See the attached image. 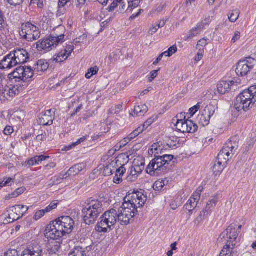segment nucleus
<instances>
[{
  "label": "nucleus",
  "mask_w": 256,
  "mask_h": 256,
  "mask_svg": "<svg viewBox=\"0 0 256 256\" xmlns=\"http://www.w3.org/2000/svg\"><path fill=\"white\" fill-rule=\"evenodd\" d=\"M98 72V68L96 66L88 70V72L86 74V78L90 79L94 75L96 74Z\"/></svg>",
  "instance_id": "obj_40"
},
{
  "label": "nucleus",
  "mask_w": 256,
  "mask_h": 256,
  "mask_svg": "<svg viewBox=\"0 0 256 256\" xmlns=\"http://www.w3.org/2000/svg\"><path fill=\"white\" fill-rule=\"evenodd\" d=\"M6 26V22L2 12L0 10V30H4Z\"/></svg>",
  "instance_id": "obj_51"
},
{
  "label": "nucleus",
  "mask_w": 256,
  "mask_h": 256,
  "mask_svg": "<svg viewBox=\"0 0 256 256\" xmlns=\"http://www.w3.org/2000/svg\"><path fill=\"white\" fill-rule=\"evenodd\" d=\"M256 64V60L250 57L240 60L237 64L236 73L238 76H245L254 68Z\"/></svg>",
  "instance_id": "obj_13"
},
{
  "label": "nucleus",
  "mask_w": 256,
  "mask_h": 256,
  "mask_svg": "<svg viewBox=\"0 0 256 256\" xmlns=\"http://www.w3.org/2000/svg\"><path fill=\"white\" fill-rule=\"evenodd\" d=\"M216 108L214 106L212 105L207 106L203 112L210 119L212 116L214 115L215 112Z\"/></svg>",
  "instance_id": "obj_35"
},
{
  "label": "nucleus",
  "mask_w": 256,
  "mask_h": 256,
  "mask_svg": "<svg viewBox=\"0 0 256 256\" xmlns=\"http://www.w3.org/2000/svg\"><path fill=\"white\" fill-rule=\"evenodd\" d=\"M237 148L236 142H232V140L227 142L218 154L217 160L222 162L223 164H226L230 158H232L231 155L234 154Z\"/></svg>",
  "instance_id": "obj_12"
},
{
  "label": "nucleus",
  "mask_w": 256,
  "mask_h": 256,
  "mask_svg": "<svg viewBox=\"0 0 256 256\" xmlns=\"http://www.w3.org/2000/svg\"><path fill=\"white\" fill-rule=\"evenodd\" d=\"M20 35L23 39L32 42L40 38V33L38 28L30 22L22 24Z\"/></svg>",
  "instance_id": "obj_9"
},
{
  "label": "nucleus",
  "mask_w": 256,
  "mask_h": 256,
  "mask_svg": "<svg viewBox=\"0 0 256 256\" xmlns=\"http://www.w3.org/2000/svg\"><path fill=\"white\" fill-rule=\"evenodd\" d=\"M52 110H46L44 114H42L39 116V123L42 126H50L52 124L53 117Z\"/></svg>",
  "instance_id": "obj_22"
},
{
  "label": "nucleus",
  "mask_w": 256,
  "mask_h": 256,
  "mask_svg": "<svg viewBox=\"0 0 256 256\" xmlns=\"http://www.w3.org/2000/svg\"><path fill=\"white\" fill-rule=\"evenodd\" d=\"M26 190L24 187H22L16 189L12 194L10 198H16L23 194Z\"/></svg>",
  "instance_id": "obj_43"
},
{
  "label": "nucleus",
  "mask_w": 256,
  "mask_h": 256,
  "mask_svg": "<svg viewBox=\"0 0 256 256\" xmlns=\"http://www.w3.org/2000/svg\"><path fill=\"white\" fill-rule=\"evenodd\" d=\"M240 34L239 32L236 31L234 32V36L232 40V41L234 43L236 41L240 39Z\"/></svg>",
  "instance_id": "obj_59"
},
{
  "label": "nucleus",
  "mask_w": 256,
  "mask_h": 256,
  "mask_svg": "<svg viewBox=\"0 0 256 256\" xmlns=\"http://www.w3.org/2000/svg\"><path fill=\"white\" fill-rule=\"evenodd\" d=\"M187 120H178L176 124H175L176 129L182 133H186L188 132L187 128Z\"/></svg>",
  "instance_id": "obj_32"
},
{
  "label": "nucleus",
  "mask_w": 256,
  "mask_h": 256,
  "mask_svg": "<svg viewBox=\"0 0 256 256\" xmlns=\"http://www.w3.org/2000/svg\"><path fill=\"white\" fill-rule=\"evenodd\" d=\"M16 66V64L11 52L5 56L0 62V69L2 70L10 68Z\"/></svg>",
  "instance_id": "obj_20"
},
{
  "label": "nucleus",
  "mask_w": 256,
  "mask_h": 256,
  "mask_svg": "<svg viewBox=\"0 0 256 256\" xmlns=\"http://www.w3.org/2000/svg\"><path fill=\"white\" fill-rule=\"evenodd\" d=\"M165 186V180H159L156 181L153 186V188L155 190L160 191Z\"/></svg>",
  "instance_id": "obj_39"
},
{
  "label": "nucleus",
  "mask_w": 256,
  "mask_h": 256,
  "mask_svg": "<svg viewBox=\"0 0 256 256\" xmlns=\"http://www.w3.org/2000/svg\"><path fill=\"white\" fill-rule=\"evenodd\" d=\"M202 190L203 188L200 186L184 205V208L190 212L194 210L196 208L198 203L200 200V196Z\"/></svg>",
  "instance_id": "obj_15"
},
{
  "label": "nucleus",
  "mask_w": 256,
  "mask_h": 256,
  "mask_svg": "<svg viewBox=\"0 0 256 256\" xmlns=\"http://www.w3.org/2000/svg\"><path fill=\"white\" fill-rule=\"evenodd\" d=\"M202 24H198L196 28L190 30L188 35L184 37V40H188L198 35L202 30Z\"/></svg>",
  "instance_id": "obj_28"
},
{
  "label": "nucleus",
  "mask_w": 256,
  "mask_h": 256,
  "mask_svg": "<svg viewBox=\"0 0 256 256\" xmlns=\"http://www.w3.org/2000/svg\"><path fill=\"white\" fill-rule=\"evenodd\" d=\"M178 48L176 45H173L170 46L167 51L164 52V56H170L173 54L176 53L177 52Z\"/></svg>",
  "instance_id": "obj_42"
},
{
  "label": "nucleus",
  "mask_w": 256,
  "mask_h": 256,
  "mask_svg": "<svg viewBox=\"0 0 256 256\" xmlns=\"http://www.w3.org/2000/svg\"><path fill=\"white\" fill-rule=\"evenodd\" d=\"M226 164H223L222 162L216 160L212 167L214 174L216 176L219 175L223 170Z\"/></svg>",
  "instance_id": "obj_33"
},
{
  "label": "nucleus",
  "mask_w": 256,
  "mask_h": 256,
  "mask_svg": "<svg viewBox=\"0 0 256 256\" xmlns=\"http://www.w3.org/2000/svg\"><path fill=\"white\" fill-rule=\"evenodd\" d=\"M49 64L44 60H38L34 64V69L30 66H20L10 74V78H18L23 82H26L32 78L34 72H44L48 68Z\"/></svg>",
  "instance_id": "obj_2"
},
{
  "label": "nucleus",
  "mask_w": 256,
  "mask_h": 256,
  "mask_svg": "<svg viewBox=\"0 0 256 256\" xmlns=\"http://www.w3.org/2000/svg\"><path fill=\"white\" fill-rule=\"evenodd\" d=\"M140 0H114L110 6L107 10L108 12H112L119 6L118 12L124 13V12H130L135 8L138 6Z\"/></svg>",
  "instance_id": "obj_8"
},
{
  "label": "nucleus",
  "mask_w": 256,
  "mask_h": 256,
  "mask_svg": "<svg viewBox=\"0 0 256 256\" xmlns=\"http://www.w3.org/2000/svg\"><path fill=\"white\" fill-rule=\"evenodd\" d=\"M4 256H20V254L17 250L10 249L4 253Z\"/></svg>",
  "instance_id": "obj_46"
},
{
  "label": "nucleus",
  "mask_w": 256,
  "mask_h": 256,
  "mask_svg": "<svg viewBox=\"0 0 256 256\" xmlns=\"http://www.w3.org/2000/svg\"><path fill=\"white\" fill-rule=\"evenodd\" d=\"M144 168V163L140 162V164H136L134 162V164L131 168L130 174L126 178L127 180L130 182L135 181L138 176L142 172Z\"/></svg>",
  "instance_id": "obj_18"
},
{
  "label": "nucleus",
  "mask_w": 256,
  "mask_h": 256,
  "mask_svg": "<svg viewBox=\"0 0 256 256\" xmlns=\"http://www.w3.org/2000/svg\"><path fill=\"white\" fill-rule=\"evenodd\" d=\"M86 140V136H83L80 138L78 139L76 142L73 143L72 145H70L68 146H66L65 147L64 150H68L71 149L72 147L75 146H76L80 144L81 142H84Z\"/></svg>",
  "instance_id": "obj_44"
},
{
  "label": "nucleus",
  "mask_w": 256,
  "mask_h": 256,
  "mask_svg": "<svg viewBox=\"0 0 256 256\" xmlns=\"http://www.w3.org/2000/svg\"><path fill=\"white\" fill-rule=\"evenodd\" d=\"M56 166V164L54 162H50L44 166V168L46 170H50L51 168H54Z\"/></svg>",
  "instance_id": "obj_62"
},
{
  "label": "nucleus",
  "mask_w": 256,
  "mask_h": 256,
  "mask_svg": "<svg viewBox=\"0 0 256 256\" xmlns=\"http://www.w3.org/2000/svg\"><path fill=\"white\" fill-rule=\"evenodd\" d=\"M144 130H146L145 127L144 126V125L138 127L134 131L136 134L139 135L141 134Z\"/></svg>",
  "instance_id": "obj_61"
},
{
  "label": "nucleus",
  "mask_w": 256,
  "mask_h": 256,
  "mask_svg": "<svg viewBox=\"0 0 256 256\" xmlns=\"http://www.w3.org/2000/svg\"><path fill=\"white\" fill-rule=\"evenodd\" d=\"M74 225V221L70 216H60L48 225L45 231V236L50 240H59L65 234L70 233Z\"/></svg>",
  "instance_id": "obj_1"
},
{
  "label": "nucleus",
  "mask_w": 256,
  "mask_h": 256,
  "mask_svg": "<svg viewBox=\"0 0 256 256\" xmlns=\"http://www.w3.org/2000/svg\"><path fill=\"white\" fill-rule=\"evenodd\" d=\"M204 49L202 48V50L200 49L199 52H198L197 55L195 57V60L198 62L200 61L202 58Z\"/></svg>",
  "instance_id": "obj_58"
},
{
  "label": "nucleus",
  "mask_w": 256,
  "mask_h": 256,
  "mask_svg": "<svg viewBox=\"0 0 256 256\" xmlns=\"http://www.w3.org/2000/svg\"><path fill=\"white\" fill-rule=\"evenodd\" d=\"M256 103V86L245 90L236 98L234 107L238 111L248 110Z\"/></svg>",
  "instance_id": "obj_3"
},
{
  "label": "nucleus",
  "mask_w": 256,
  "mask_h": 256,
  "mask_svg": "<svg viewBox=\"0 0 256 256\" xmlns=\"http://www.w3.org/2000/svg\"><path fill=\"white\" fill-rule=\"evenodd\" d=\"M132 219V218L127 216V214H125L124 212H122L119 210H118V222H119L120 224L124 226L128 225L130 222V220Z\"/></svg>",
  "instance_id": "obj_29"
},
{
  "label": "nucleus",
  "mask_w": 256,
  "mask_h": 256,
  "mask_svg": "<svg viewBox=\"0 0 256 256\" xmlns=\"http://www.w3.org/2000/svg\"><path fill=\"white\" fill-rule=\"evenodd\" d=\"M103 212L102 204L98 200H90L82 211V216L86 224H93Z\"/></svg>",
  "instance_id": "obj_5"
},
{
  "label": "nucleus",
  "mask_w": 256,
  "mask_h": 256,
  "mask_svg": "<svg viewBox=\"0 0 256 256\" xmlns=\"http://www.w3.org/2000/svg\"><path fill=\"white\" fill-rule=\"evenodd\" d=\"M154 118H148L144 124V126L146 129L150 126L154 122Z\"/></svg>",
  "instance_id": "obj_57"
},
{
  "label": "nucleus",
  "mask_w": 256,
  "mask_h": 256,
  "mask_svg": "<svg viewBox=\"0 0 256 256\" xmlns=\"http://www.w3.org/2000/svg\"><path fill=\"white\" fill-rule=\"evenodd\" d=\"M2 88L0 90V100H8L10 98H13L16 94H18L20 91L22 90L24 88L18 85L10 86H7L5 83Z\"/></svg>",
  "instance_id": "obj_14"
},
{
  "label": "nucleus",
  "mask_w": 256,
  "mask_h": 256,
  "mask_svg": "<svg viewBox=\"0 0 256 256\" xmlns=\"http://www.w3.org/2000/svg\"><path fill=\"white\" fill-rule=\"evenodd\" d=\"M58 202L57 201H54L52 202L44 210V211L47 212H49L52 210L55 209L58 206Z\"/></svg>",
  "instance_id": "obj_45"
},
{
  "label": "nucleus",
  "mask_w": 256,
  "mask_h": 256,
  "mask_svg": "<svg viewBox=\"0 0 256 256\" xmlns=\"http://www.w3.org/2000/svg\"><path fill=\"white\" fill-rule=\"evenodd\" d=\"M149 153L152 154H154V157L164 154L162 146L160 145L159 142L154 143L152 146L151 148L149 150Z\"/></svg>",
  "instance_id": "obj_27"
},
{
  "label": "nucleus",
  "mask_w": 256,
  "mask_h": 256,
  "mask_svg": "<svg viewBox=\"0 0 256 256\" xmlns=\"http://www.w3.org/2000/svg\"><path fill=\"white\" fill-rule=\"evenodd\" d=\"M54 60L56 62H61L64 61V58H60L59 55L56 54L54 56Z\"/></svg>",
  "instance_id": "obj_64"
},
{
  "label": "nucleus",
  "mask_w": 256,
  "mask_h": 256,
  "mask_svg": "<svg viewBox=\"0 0 256 256\" xmlns=\"http://www.w3.org/2000/svg\"><path fill=\"white\" fill-rule=\"evenodd\" d=\"M13 132L14 129L10 126H6L4 130V134L6 136L11 134Z\"/></svg>",
  "instance_id": "obj_55"
},
{
  "label": "nucleus",
  "mask_w": 256,
  "mask_h": 256,
  "mask_svg": "<svg viewBox=\"0 0 256 256\" xmlns=\"http://www.w3.org/2000/svg\"><path fill=\"white\" fill-rule=\"evenodd\" d=\"M128 162V156L126 154H120L116 158L115 163L118 167H120L116 170V174L113 179L114 183L119 184L122 182V177L126 172L124 166Z\"/></svg>",
  "instance_id": "obj_10"
},
{
  "label": "nucleus",
  "mask_w": 256,
  "mask_h": 256,
  "mask_svg": "<svg viewBox=\"0 0 256 256\" xmlns=\"http://www.w3.org/2000/svg\"><path fill=\"white\" fill-rule=\"evenodd\" d=\"M65 30L63 26H59L54 30V34H50L48 38L39 40L36 42L38 50L50 51L55 48L59 44L64 42Z\"/></svg>",
  "instance_id": "obj_4"
},
{
  "label": "nucleus",
  "mask_w": 256,
  "mask_h": 256,
  "mask_svg": "<svg viewBox=\"0 0 256 256\" xmlns=\"http://www.w3.org/2000/svg\"><path fill=\"white\" fill-rule=\"evenodd\" d=\"M87 38V36L85 34H83L82 36H80L78 38H76L74 40V42H72V44H74L75 46H76L77 44L82 42L84 40H86Z\"/></svg>",
  "instance_id": "obj_49"
},
{
  "label": "nucleus",
  "mask_w": 256,
  "mask_h": 256,
  "mask_svg": "<svg viewBox=\"0 0 256 256\" xmlns=\"http://www.w3.org/2000/svg\"><path fill=\"white\" fill-rule=\"evenodd\" d=\"M10 52L16 65L24 64L29 58L28 52L23 48L16 49Z\"/></svg>",
  "instance_id": "obj_17"
},
{
  "label": "nucleus",
  "mask_w": 256,
  "mask_h": 256,
  "mask_svg": "<svg viewBox=\"0 0 256 256\" xmlns=\"http://www.w3.org/2000/svg\"><path fill=\"white\" fill-rule=\"evenodd\" d=\"M210 118L206 115L204 114V112L198 116L196 120L202 126H208L210 122Z\"/></svg>",
  "instance_id": "obj_34"
},
{
  "label": "nucleus",
  "mask_w": 256,
  "mask_h": 256,
  "mask_svg": "<svg viewBox=\"0 0 256 256\" xmlns=\"http://www.w3.org/2000/svg\"><path fill=\"white\" fill-rule=\"evenodd\" d=\"M69 256H86L82 248L76 247L69 254Z\"/></svg>",
  "instance_id": "obj_36"
},
{
  "label": "nucleus",
  "mask_w": 256,
  "mask_h": 256,
  "mask_svg": "<svg viewBox=\"0 0 256 256\" xmlns=\"http://www.w3.org/2000/svg\"><path fill=\"white\" fill-rule=\"evenodd\" d=\"M159 68L158 70H152L150 72L148 77V80L150 82H152L158 76V72L160 70Z\"/></svg>",
  "instance_id": "obj_47"
},
{
  "label": "nucleus",
  "mask_w": 256,
  "mask_h": 256,
  "mask_svg": "<svg viewBox=\"0 0 256 256\" xmlns=\"http://www.w3.org/2000/svg\"><path fill=\"white\" fill-rule=\"evenodd\" d=\"M173 158L174 156L172 154L156 156L146 168V172L151 176H154L156 174L164 172Z\"/></svg>",
  "instance_id": "obj_6"
},
{
  "label": "nucleus",
  "mask_w": 256,
  "mask_h": 256,
  "mask_svg": "<svg viewBox=\"0 0 256 256\" xmlns=\"http://www.w3.org/2000/svg\"><path fill=\"white\" fill-rule=\"evenodd\" d=\"M116 159L112 160L108 165L104 166V172L106 174L110 175L112 174V168H114V165L116 164L115 163Z\"/></svg>",
  "instance_id": "obj_41"
},
{
  "label": "nucleus",
  "mask_w": 256,
  "mask_h": 256,
  "mask_svg": "<svg viewBox=\"0 0 256 256\" xmlns=\"http://www.w3.org/2000/svg\"><path fill=\"white\" fill-rule=\"evenodd\" d=\"M148 110V108L146 104L136 106L134 110V115L137 116H143Z\"/></svg>",
  "instance_id": "obj_31"
},
{
  "label": "nucleus",
  "mask_w": 256,
  "mask_h": 256,
  "mask_svg": "<svg viewBox=\"0 0 256 256\" xmlns=\"http://www.w3.org/2000/svg\"><path fill=\"white\" fill-rule=\"evenodd\" d=\"M100 221L96 226V230L99 232H109L118 221V212L112 208L106 212L100 218Z\"/></svg>",
  "instance_id": "obj_7"
},
{
  "label": "nucleus",
  "mask_w": 256,
  "mask_h": 256,
  "mask_svg": "<svg viewBox=\"0 0 256 256\" xmlns=\"http://www.w3.org/2000/svg\"><path fill=\"white\" fill-rule=\"evenodd\" d=\"M146 200L147 197L143 192L136 191L126 195L124 201L130 205L131 208H134L137 210L143 206Z\"/></svg>",
  "instance_id": "obj_11"
},
{
  "label": "nucleus",
  "mask_w": 256,
  "mask_h": 256,
  "mask_svg": "<svg viewBox=\"0 0 256 256\" xmlns=\"http://www.w3.org/2000/svg\"><path fill=\"white\" fill-rule=\"evenodd\" d=\"M200 104H201V103L198 102L196 106L191 108L190 109V110H189L190 113L192 116L194 115V114H195V113L200 108Z\"/></svg>",
  "instance_id": "obj_50"
},
{
  "label": "nucleus",
  "mask_w": 256,
  "mask_h": 256,
  "mask_svg": "<svg viewBox=\"0 0 256 256\" xmlns=\"http://www.w3.org/2000/svg\"><path fill=\"white\" fill-rule=\"evenodd\" d=\"M212 22V18L208 16L206 18L201 22L198 23V24H202V30L204 28L205 26L206 25H209Z\"/></svg>",
  "instance_id": "obj_52"
},
{
  "label": "nucleus",
  "mask_w": 256,
  "mask_h": 256,
  "mask_svg": "<svg viewBox=\"0 0 256 256\" xmlns=\"http://www.w3.org/2000/svg\"><path fill=\"white\" fill-rule=\"evenodd\" d=\"M46 213V212L44 211V210H38L35 214L34 218L36 220H38L42 217Z\"/></svg>",
  "instance_id": "obj_48"
},
{
  "label": "nucleus",
  "mask_w": 256,
  "mask_h": 256,
  "mask_svg": "<svg viewBox=\"0 0 256 256\" xmlns=\"http://www.w3.org/2000/svg\"><path fill=\"white\" fill-rule=\"evenodd\" d=\"M188 132V133H194L198 130V126L196 124H194L192 120H187Z\"/></svg>",
  "instance_id": "obj_38"
},
{
  "label": "nucleus",
  "mask_w": 256,
  "mask_h": 256,
  "mask_svg": "<svg viewBox=\"0 0 256 256\" xmlns=\"http://www.w3.org/2000/svg\"><path fill=\"white\" fill-rule=\"evenodd\" d=\"M125 214H127L129 217L132 218L138 213V210L134 208H131L130 205L124 201L122 206L118 209Z\"/></svg>",
  "instance_id": "obj_24"
},
{
  "label": "nucleus",
  "mask_w": 256,
  "mask_h": 256,
  "mask_svg": "<svg viewBox=\"0 0 256 256\" xmlns=\"http://www.w3.org/2000/svg\"><path fill=\"white\" fill-rule=\"evenodd\" d=\"M20 206V213H22V216H23V215L26 213V212L28 210V207L26 206H24V205H16V206Z\"/></svg>",
  "instance_id": "obj_56"
},
{
  "label": "nucleus",
  "mask_w": 256,
  "mask_h": 256,
  "mask_svg": "<svg viewBox=\"0 0 256 256\" xmlns=\"http://www.w3.org/2000/svg\"><path fill=\"white\" fill-rule=\"evenodd\" d=\"M8 3L11 6H20L24 2V0H6Z\"/></svg>",
  "instance_id": "obj_54"
},
{
  "label": "nucleus",
  "mask_w": 256,
  "mask_h": 256,
  "mask_svg": "<svg viewBox=\"0 0 256 256\" xmlns=\"http://www.w3.org/2000/svg\"><path fill=\"white\" fill-rule=\"evenodd\" d=\"M74 50V44H70V45H67L65 50L64 51L66 54V55L69 56L71 54L72 52Z\"/></svg>",
  "instance_id": "obj_53"
},
{
  "label": "nucleus",
  "mask_w": 256,
  "mask_h": 256,
  "mask_svg": "<svg viewBox=\"0 0 256 256\" xmlns=\"http://www.w3.org/2000/svg\"><path fill=\"white\" fill-rule=\"evenodd\" d=\"M240 14V12L239 10L236 9L232 10L230 15H228L229 20L232 22H234L238 19Z\"/></svg>",
  "instance_id": "obj_37"
},
{
  "label": "nucleus",
  "mask_w": 256,
  "mask_h": 256,
  "mask_svg": "<svg viewBox=\"0 0 256 256\" xmlns=\"http://www.w3.org/2000/svg\"><path fill=\"white\" fill-rule=\"evenodd\" d=\"M207 44L206 40L205 39H202L198 42L197 46H204Z\"/></svg>",
  "instance_id": "obj_63"
},
{
  "label": "nucleus",
  "mask_w": 256,
  "mask_h": 256,
  "mask_svg": "<svg viewBox=\"0 0 256 256\" xmlns=\"http://www.w3.org/2000/svg\"><path fill=\"white\" fill-rule=\"evenodd\" d=\"M20 206H12L10 210V212L8 214V216L6 219L8 223H11L19 220L22 216V213L20 212Z\"/></svg>",
  "instance_id": "obj_21"
},
{
  "label": "nucleus",
  "mask_w": 256,
  "mask_h": 256,
  "mask_svg": "<svg viewBox=\"0 0 256 256\" xmlns=\"http://www.w3.org/2000/svg\"><path fill=\"white\" fill-rule=\"evenodd\" d=\"M234 248L231 244L227 242L221 250L219 256H234V252L233 250Z\"/></svg>",
  "instance_id": "obj_30"
},
{
  "label": "nucleus",
  "mask_w": 256,
  "mask_h": 256,
  "mask_svg": "<svg viewBox=\"0 0 256 256\" xmlns=\"http://www.w3.org/2000/svg\"><path fill=\"white\" fill-rule=\"evenodd\" d=\"M236 227L237 226L236 224H232L224 232V234L226 233V238H228L227 242L231 244L233 247H234L236 244V240L240 232L236 230Z\"/></svg>",
  "instance_id": "obj_16"
},
{
  "label": "nucleus",
  "mask_w": 256,
  "mask_h": 256,
  "mask_svg": "<svg viewBox=\"0 0 256 256\" xmlns=\"http://www.w3.org/2000/svg\"><path fill=\"white\" fill-rule=\"evenodd\" d=\"M218 199V198L217 196L212 197L207 203L206 208L202 210L204 215H208L211 212L212 209L216 206Z\"/></svg>",
  "instance_id": "obj_25"
},
{
  "label": "nucleus",
  "mask_w": 256,
  "mask_h": 256,
  "mask_svg": "<svg viewBox=\"0 0 256 256\" xmlns=\"http://www.w3.org/2000/svg\"><path fill=\"white\" fill-rule=\"evenodd\" d=\"M42 252L40 246H29L23 251L21 256H41Z\"/></svg>",
  "instance_id": "obj_19"
},
{
  "label": "nucleus",
  "mask_w": 256,
  "mask_h": 256,
  "mask_svg": "<svg viewBox=\"0 0 256 256\" xmlns=\"http://www.w3.org/2000/svg\"><path fill=\"white\" fill-rule=\"evenodd\" d=\"M234 82L232 80L220 82L217 86V90L219 94H224L228 92Z\"/></svg>",
  "instance_id": "obj_23"
},
{
  "label": "nucleus",
  "mask_w": 256,
  "mask_h": 256,
  "mask_svg": "<svg viewBox=\"0 0 256 256\" xmlns=\"http://www.w3.org/2000/svg\"><path fill=\"white\" fill-rule=\"evenodd\" d=\"M85 166L84 164H76L70 168L68 172L66 173V175H68V176H74L82 172Z\"/></svg>",
  "instance_id": "obj_26"
},
{
  "label": "nucleus",
  "mask_w": 256,
  "mask_h": 256,
  "mask_svg": "<svg viewBox=\"0 0 256 256\" xmlns=\"http://www.w3.org/2000/svg\"><path fill=\"white\" fill-rule=\"evenodd\" d=\"M67 175H66L65 174H64V175H60L58 176H54L53 177V178H56V182H57V184H58L60 182V180L64 179V178H67Z\"/></svg>",
  "instance_id": "obj_60"
}]
</instances>
